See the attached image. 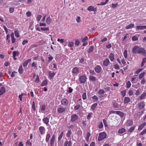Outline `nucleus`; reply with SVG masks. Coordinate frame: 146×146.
I'll list each match as a JSON object with an SVG mask.
<instances>
[{
  "mask_svg": "<svg viewBox=\"0 0 146 146\" xmlns=\"http://www.w3.org/2000/svg\"><path fill=\"white\" fill-rule=\"evenodd\" d=\"M145 104L144 102H141L138 104V107L141 110H143L144 109Z\"/></svg>",
  "mask_w": 146,
  "mask_h": 146,
  "instance_id": "nucleus-4",
  "label": "nucleus"
},
{
  "mask_svg": "<svg viewBox=\"0 0 146 146\" xmlns=\"http://www.w3.org/2000/svg\"><path fill=\"white\" fill-rule=\"evenodd\" d=\"M78 118V116L76 114L72 115L71 116V120L72 122H74Z\"/></svg>",
  "mask_w": 146,
  "mask_h": 146,
  "instance_id": "nucleus-8",
  "label": "nucleus"
},
{
  "mask_svg": "<svg viewBox=\"0 0 146 146\" xmlns=\"http://www.w3.org/2000/svg\"><path fill=\"white\" fill-rule=\"evenodd\" d=\"M23 68L22 67V65H21L20 66L19 70L18 72L19 73L21 74H22L23 73Z\"/></svg>",
  "mask_w": 146,
  "mask_h": 146,
  "instance_id": "nucleus-22",
  "label": "nucleus"
},
{
  "mask_svg": "<svg viewBox=\"0 0 146 146\" xmlns=\"http://www.w3.org/2000/svg\"><path fill=\"white\" fill-rule=\"evenodd\" d=\"M82 98L83 100H85L86 99V93H84L82 95Z\"/></svg>",
  "mask_w": 146,
  "mask_h": 146,
  "instance_id": "nucleus-48",
  "label": "nucleus"
},
{
  "mask_svg": "<svg viewBox=\"0 0 146 146\" xmlns=\"http://www.w3.org/2000/svg\"><path fill=\"white\" fill-rule=\"evenodd\" d=\"M134 26V24H131L127 26L126 27L125 29H130L133 27Z\"/></svg>",
  "mask_w": 146,
  "mask_h": 146,
  "instance_id": "nucleus-31",
  "label": "nucleus"
},
{
  "mask_svg": "<svg viewBox=\"0 0 146 146\" xmlns=\"http://www.w3.org/2000/svg\"><path fill=\"white\" fill-rule=\"evenodd\" d=\"M146 96V93L145 92H143L142 94L141 95L140 97V100H141L144 98V97Z\"/></svg>",
  "mask_w": 146,
  "mask_h": 146,
  "instance_id": "nucleus-30",
  "label": "nucleus"
},
{
  "mask_svg": "<svg viewBox=\"0 0 146 146\" xmlns=\"http://www.w3.org/2000/svg\"><path fill=\"white\" fill-rule=\"evenodd\" d=\"M18 52L17 51H13V52L12 54L13 56V57L15 58L16 56V54Z\"/></svg>",
  "mask_w": 146,
  "mask_h": 146,
  "instance_id": "nucleus-51",
  "label": "nucleus"
},
{
  "mask_svg": "<svg viewBox=\"0 0 146 146\" xmlns=\"http://www.w3.org/2000/svg\"><path fill=\"white\" fill-rule=\"evenodd\" d=\"M146 124V123L145 122L139 125L138 127V129L139 130H141L145 125Z\"/></svg>",
  "mask_w": 146,
  "mask_h": 146,
  "instance_id": "nucleus-24",
  "label": "nucleus"
},
{
  "mask_svg": "<svg viewBox=\"0 0 146 146\" xmlns=\"http://www.w3.org/2000/svg\"><path fill=\"white\" fill-rule=\"evenodd\" d=\"M48 73L49 76L51 78H52L55 74V72H53V73H52L50 71H49Z\"/></svg>",
  "mask_w": 146,
  "mask_h": 146,
  "instance_id": "nucleus-21",
  "label": "nucleus"
},
{
  "mask_svg": "<svg viewBox=\"0 0 146 146\" xmlns=\"http://www.w3.org/2000/svg\"><path fill=\"white\" fill-rule=\"evenodd\" d=\"M89 79L90 80L92 81H95L96 80V77L94 76H91L90 78Z\"/></svg>",
  "mask_w": 146,
  "mask_h": 146,
  "instance_id": "nucleus-33",
  "label": "nucleus"
},
{
  "mask_svg": "<svg viewBox=\"0 0 146 146\" xmlns=\"http://www.w3.org/2000/svg\"><path fill=\"white\" fill-rule=\"evenodd\" d=\"M39 82V78L38 75H37L36 78L35 82L36 83H38Z\"/></svg>",
  "mask_w": 146,
  "mask_h": 146,
  "instance_id": "nucleus-46",
  "label": "nucleus"
},
{
  "mask_svg": "<svg viewBox=\"0 0 146 146\" xmlns=\"http://www.w3.org/2000/svg\"><path fill=\"white\" fill-rule=\"evenodd\" d=\"M86 77L84 75H82L79 77V80L81 83H84L86 81Z\"/></svg>",
  "mask_w": 146,
  "mask_h": 146,
  "instance_id": "nucleus-3",
  "label": "nucleus"
},
{
  "mask_svg": "<svg viewBox=\"0 0 146 146\" xmlns=\"http://www.w3.org/2000/svg\"><path fill=\"white\" fill-rule=\"evenodd\" d=\"M103 126V123L102 122H100L98 125V127L100 129L102 128Z\"/></svg>",
  "mask_w": 146,
  "mask_h": 146,
  "instance_id": "nucleus-59",
  "label": "nucleus"
},
{
  "mask_svg": "<svg viewBox=\"0 0 146 146\" xmlns=\"http://www.w3.org/2000/svg\"><path fill=\"white\" fill-rule=\"evenodd\" d=\"M92 100L94 101H96L98 100V97L96 96H94L92 97Z\"/></svg>",
  "mask_w": 146,
  "mask_h": 146,
  "instance_id": "nucleus-39",
  "label": "nucleus"
},
{
  "mask_svg": "<svg viewBox=\"0 0 146 146\" xmlns=\"http://www.w3.org/2000/svg\"><path fill=\"white\" fill-rule=\"evenodd\" d=\"M43 121L44 123H45L46 125H47L48 123L49 120L47 117H44L43 119Z\"/></svg>",
  "mask_w": 146,
  "mask_h": 146,
  "instance_id": "nucleus-18",
  "label": "nucleus"
},
{
  "mask_svg": "<svg viewBox=\"0 0 146 146\" xmlns=\"http://www.w3.org/2000/svg\"><path fill=\"white\" fill-rule=\"evenodd\" d=\"M41 17L42 16L41 15H38V16L37 17V19L38 21H40Z\"/></svg>",
  "mask_w": 146,
  "mask_h": 146,
  "instance_id": "nucleus-61",
  "label": "nucleus"
},
{
  "mask_svg": "<svg viewBox=\"0 0 146 146\" xmlns=\"http://www.w3.org/2000/svg\"><path fill=\"white\" fill-rule=\"evenodd\" d=\"M51 19L50 17H48L47 18L46 21V23L48 25H50V24Z\"/></svg>",
  "mask_w": 146,
  "mask_h": 146,
  "instance_id": "nucleus-23",
  "label": "nucleus"
},
{
  "mask_svg": "<svg viewBox=\"0 0 146 146\" xmlns=\"http://www.w3.org/2000/svg\"><path fill=\"white\" fill-rule=\"evenodd\" d=\"M117 114L119 115L121 117H123L124 116V113L123 112L120 111H117Z\"/></svg>",
  "mask_w": 146,
  "mask_h": 146,
  "instance_id": "nucleus-29",
  "label": "nucleus"
},
{
  "mask_svg": "<svg viewBox=\"0 0 146 146\" xmlns=\"http://www.w3.org/2000/svg\"><path fill=\"white\" fill-rule=\"evenodd\" d=\"M104 93V91L103 90H100L98 91V94H103Z\"/></svg>",
  "mask_w": 146,
  "mask_h": 146,
  "instance_id": "nucleus-43",
  "label": "nucleus"
},
{
  "mask_svg": "<svg viewBox=\"0 0 146 146\" xmlns=\"http://www.w3.org/2000/svg\"><path fill=\"white\" fill-rule=\"evenodd\" d=\"M5 92V89L4 87H1L0 90V96L2 95Z\"/></svg>",
  "mask_w": 146,
  "mask_h": 146,
  "instance_id": "nucleus-14",
  "label": "nucleus"
},
{
  "mask_svg": "<svg viewBox=\"0 0 146 146\" xmlns=\"http://www.w3.org/2000/svg\"><path fill=\"white\" fill-rule=\"evenodd\" d=\"M39 130L41 135H42L44 133L45 130L44 128L43 127L41 126L39 128Z\"/></svg>",
  "mask_w": 146,
  "mask_h": 146,
  "instance_id": "nucleus-12",
  "label": "nucleus"
},
{
  "mask_svg": "<svg viewBox=\"0 0 146 146\" xmlns=\"http://www.w3.org/2000/svg\"><path fill=\"white\" fill-rule=\"evenodd\" d=\"M50 137V135L49 133H47L46 136V141L47 142H48Z\"/></svg>",
  "mask_w": 146,
  "mask_h": 146,
  "instance_id": "nucleus-27",
  "label": "nucleus"
},
{
  "mask_svg": "<svg viewBox=\"0 0 146 146\" xmlns=\"http://www.w3.org/2000/svg\"><path fill=\"white\" fill-rule=\"evenodd\" d=\"M130 99L128 97H125L124 98V104L130 102Z\"/></svg>",
  "mask_w": 146,
  "mask_h": 146,
  "instance_id": "nucleus-15",
  "label": "nucleus"
},
{
  "mask_svg": "<svg viewBox=\"0 0 146 146\" xmlns=\"http://www.w3.org/2000/svg\"><path fill=\"white\" fill-rule=\"evenodd\" d=\"M133 121L132 120L129 119L126 121L125 123V125L126 126H129L133 124Z\"/></svg>",
  "mask_w": 146,
  "mask_h": 146,
  "instance_id": "nucleus-6",
  "label": "nucleus"
},
{
  "mask_svg": "<svg viewBox=\"0 0 146 146\" xmlns=\"http://www.w3.org/2000/svg\"><path fill=\"white\" fill-rule=\"evenodd\" d=\"M28 43V41L27 40H24L22 42V44L23 45H25V44Z\"/></svg>",
  "mask_w": 146,
  "mask_h": 146,
  "instance_id": "nucleus-63",
  "label": "nucleus"
},
{
  "mask_svg": "<svg viewBox=\"0 0 146 146\" xmlns=\"http://www.w3.org/2000/svg\"><path fill=\"white\" fill-rule=\"evenodd\" d=\"M136 28L138 29H143L146 28V26L141 25L137 26L136 27Z\"/></svg>",
  "mask_w": 146,
  "mask_h": 146,
  "instance_id": "nucleus-20",
  "label": "nucleus"
},
{
  "mask_svg": "<svg viewBox=\"0 0 146 146\" xmlns=\"http://www.w3.org/2000/svg\"><path fill=\"white\" fill-rule=\"evenodd\" d=\"M80 104L76 105L74 107V109L75 110H78L80 108Z\"/></svg>",
  "mask_w": 146,
  "mask_h": 146,
  "instance_id": "nucleus-45",
  "label": "nucleus"
},
{
  "mask_svg": "<svg viewBox=\"0 0 146 146\" xmlns=\"http://www.w3.org/2000/svg\"><path fill=\"white\" fill-rule=\"evenodd\" d=\"M125 131V129L124 128H122L118 130V132L119 133L122 134L124 133Z\"/></svg>",
  "mask_w": 146,
  "mask_h": 146,
  "instance_id": "nucleus-16",
  "label": "nucleus"
},
{
  "mask_svg": "<svg viewBox=\"0 0 146 146\" xmlns=\"http://www.w3.org/2000/svg\"><path fill=\"white\" fill-rule=\"evenodd\" d=\"M109 0H106L105 2L104 3H102L101 4H97V5H106L107 2H108Z\"/></svg>",
  "mask_w": 146,
  "mask_h": 146,
  "instance_id": "nucleus-42",
  "label": "nucleus"
},
{
  "mask_svg": "<svg viewBox=\"0 0 146 146\" xmlns=\"http://www.w3.org/2000/svg\"><path fill=\"white\" fill-rule=\"evenodd\" d=\"M146 133V129L142 131L140 133L141 135H143Z\"/></svg>",
  "mask_w": 146,
  "mask_h": 146,
  "instance_id": "nucleus-64",
  "label": "nucleus"
},
{
  "mask_svg": "<svg viewBox=\"0 0 146 146\" xmlns=\"http://www.w3.org/2000/svg\"><path fill=\"white\" fill-rule=\"evenodd\" d=\"M127 50H124V52H123V55L124 57L125 58H127Z\"/></svg>",
  "mask_w": 146,
  "mask_h": 146,
  "instance_id": "nucleus-35",
  "label": "nucleus"
},
{
  "mask_svg": "<svg viewBox=\"0 0 146 146\" xmlns=\"http://www.w3.org/2000/svg\"><path fill=\"white\" fill-rule=\"evenodd\" d=\"M126 92V91L125 90H123L121 91V95L123 97H124L125 96Z\"/></svg>",
  "mask_w": 146,
  "mask_h": 146,
  "instance_id": "nucleus-55",
  "label": "nucleus"
},
{
  "mask_svg": "<svg viewBox=\"0 0 146 146\" xmlns=\"http://www.w3.org/2000/svg\"><path fill=\"white\" fill-rule=\"evenodd\" d=\"M47 84V82L46 80H43L41 84L42 86H46Z\"/></svg>",
  "mask_w": 146,
  "mask_h": 146,
  "instance_id": "nucleus-28",
  "label": "nucleus"
},
{
  "mask_svg": "<svg viewBox=\"0 0 146 146\" xmlns=\"http://www.w3.org/2000/svg\"><path fill=\"white\" fill-rule=\"evenodd\" d=\"M90 136V134L89 133H88L87 134V137L86 138V140L87 141H88L89 138Z\"/></svg>",
  "mask_w": 146,
  "mask_h": 146,
  "instance_id": "nucleus-56",
  "label": "nucleus"
},
{
  "mask_svg": "<svg viewBox=\"0 0 146 146\" xmlns=\"http://www.w3.org/2000/svg\"><path fill=\"white\" fill-rule=\"evenodd\" d=\"M15 35L17 37H19V32L17 31H15Z\"/></svg>",
  "mask_w": 146,
  "mask_h": 146,
  "instance_id": "nucleus-44",
  "label": "nucleus"
},
{
  "mask_svg": "<svg viewBox=\"0 0 146 146\" xmlns=\"http://www.w3.org/2000/svg\"><path fill=\"white\" fill-rule=\"evenodd\" d=\"M132 39L133 41H135L138 40V38L136 36H133L132 37Z\"/></svg>",
  "mask_w": 146,
  "mask_h": 146,
  "instance_id": "nucleus-53",
  "label": "nucleus"
},
{
  "mask_svg": "<svg viewBox=\"0 0 146 146\" xmlns=\"http://www.w3.org/2000/svg\"><path fill=\"white\" fill-rule=\"evenodd\" d=\"M63 134V131L61 132L59 136L58 137V141L60 140L61 139V138H62V137Z\"/></svg>",
  "mask_w": 146,
  "mask_h": 146,
  "instance_id": "nucleus-41",
  "label": "nucleus"
},
{
  "mask_svg": "<svg viewBox=\"0 0 146 146\" xmlns=\"http://www.w3.org/2000/svg\"><path fill=\"white\" fill-rule=\"evenodd\" d=\"M74 44L73 42H70L68 43V46L70 47H72L73 46Z\"/></svg>",
  "mask_w": 146,
  "mask_h": 146,
  "instance_id": "nucleus-40",
  "label": "nucleus"
},
{
  "mask_svg": "<svg viewBox=\"0 0 146 146\" xmlns=\"http://www.w3.org/2000/svg\"><path fill=\"white\" fill-rule=\"evenodd\" d=\"M145 72H143L139 76V78L140 79L142 78L143 76L145 75Z\"/></svg>",
  "mask_w": 146,
  "mask_h": 146,
  "instance_id": "nucleus-38",
  "label": "nucleus"
},
{
  "mask_svg": "<svg viewBox=\"0 0 146 146\" xmlns=\"http://www.w3.org/2000/svg\"><path fill=\"white\" fill-rule=\"evenodd\" d=\"M88 39V37L87 36H85V37L82 39V42H85L86 40Z\"/></svg>",
  "mask_w": 146,
  "mask_h": 146,
  "instance_id": "nucleus-49",
  "label": "nucleus"
},
{
  "mask_svg": "<svg viewBox=\"0 0 146 146\" xmlns=\"http://www.w3.org/2000/svg\"><path fill=\"white\" fill-rule=\"evenodd\" d=\"M12 3L13 5H19L20 4L19 1L15 0L13 1Z\"/></svg>",
  "mask_w": 146,
  "mask_h": 146,
  "instance_id": "nucleus-32",
  "label": "nucleus"
},
{
  "mask_svg": "<svg viewBox=\"0 0 146 146\" xmlns=\"http://www.w3.org/2000/svg\"><path fill=\"white\" fill-rule=\"evenodd\" d=\"M109 58H110V60L111 61H113V60L114 59V55H113V54L112 53H111L110 54V56H109Z\"/></svg>",
  "mask_w": 146,
  "mask_h": 146,
  "instance_id": "nucleus-26",
  "label": "nucleus"
},
{
  "mask_svg": "<svg viewBox=\"0 0 146 146\" xmlns=\"http://www.w3.org/2000/svg\"><path fill=\"white\" fill-rule=\"evenodd\" d=\"M80 43V42L78 40H76L75 41V45L78 46Z\"/></svg>",
  "mask_w": 146,
  "mask_h": 146,
  "instance_id": "nucleus-54",
  "label": "nucleus"
},
{
  "mask_svg": "<svg viewBox=\"0 0 146 146\" xmlns=\"http://www.w3.org/2000/svg\"><path fill=\"white\" fill-rule=\"evenodd\" d=\"M31 59H28L26 61L24 62L23 64V66L24 67L26 66L27 65L29 62H30L31 61Z\"/></svg>",
  "mask_w": 146,
  "mask_h": 146,
  "instance_id": "nucleus-13",
  "label": "nucleus"
},
{
  "mask_svg": "<svg viewBox=\"0 0 146 146\" xmlns=\"http://www.w3.org/2000/svg\"><path fill=\"white\" fill-rule=\"evenodd\" d=\"M109 63V60L108 59H106L103 62L104 65L105 66H107Z\"/></svg>",
  "mask_w": 146,
  "mask_h": 146,
  "instance_id": "nucleus-19",
  "label": "nucleus"
},
{
  "mask_svg": "<svg viewBox=\"0 0 146 146\" xmlns=\"http://www.w3.org/2000/svg\"><path fill=\"white\" fill-rule=\"evenodd\" d=\"M71 133V130L69 131L67 134L66 136L68 137H69L70 136Z\"/></svg>",
  "mask_w": 146,
  "mask_h": 146,
  "instance_id": "nucleus-57",
  "label": "nucleus"
},
{
  "mask_svg": "<svg viewBox=\"0 0 146 146\" xmlns=\"http://www.w3.org/2000/svg\"><path fill=\"white\" fill-rule=\"evenodd\" d=\"M78 69L76 67H74L72 71V73L74 74H77L78 73Z\"/></svg>",
  "mask_w": 146,
  "mask_h": 146,
  "instance_id": "nucleus-17",
  "label": "nucleus"
},
{
  "mask_svg": "<svg viewBox=\"0 0 146 146\" xmlns=\"http://www.w3.org/2000/svg\"><path fill=\"white\" fill-rule=\"evenodd\" d=\"M94 70L97 73H99L101 71L102 68L100 66L98 65L95 67Z\"/></svg>",
  "mask_w": 146,
  "mask_h": 146,
  "instance_id": "nucleus-5",
  "label": "nucleus"
},
{
  "mask_svg": "<svg viewBox=\"0 0 146 146\" xmlns=\"http://www.w3.org/2000/svg\"><path fill=\"white\" fill-rule=\"evenodd\" d=\"M132 52L133 53L141 54L145 55L146 54V50L143 48L136 46L133 47L132 49Z\"/></svg>",
  "mask_w": 146,
  "mask_h": 146,
  "instance_id": "nucleus-1",
  "label": "nucleus"
},
{
  "mask_svg": "<svg viewBox=\"0 0 146 146\" xmlns=\"http://www.w3.org/2000/svg\"><path fill=\"white\" fill-rule=\"evenodd\" d=\"M66 110L65 108L60 107L58 109V111L60 113H63Z\"/></svg>",
  "mask_w": 146,
  "mask_h": 146,
  "instance_id": "nucleus-10",
  "label": "nucleus"
},
{
  "mask_svg": "<svg viewBox=\"0 0 146 146\" xmlns=\"http://www.w3.org/2000/svg\"><path fill=\"white\" fill-rule=\"evenodd\" d=\"M61 103L63 105L66 106L68 104V101L66 99H64L62 100Z\"/></svg>",
  "mask_w": 146,
  "mask_h": 146,
  "instance_id": "nucleus-9",
  "label": "nucleus"
},
{
  "mask_svg": "<svg viewBox=\"0 0 146 146\" xmlns=\"http://www.w3.org/2000/svg\"><path fill=\"white\" fill-rule=\"evenodd\" d=\"M131 84L130 81H128L126 83V87L127 88H129L131 86Z\"/></svg>",
  "mask_w": 146,
  "mask_h": 146,
  "instance_id": "nucleus-37",
  "label": "nucleus"
},
{
  "mask_svg": "<svg viewBox=\"0 0 146 146\" xmlns=\"http://www.w3.org/2000/svg\"><path fill=\"white\" fill-rule=\"evenodd\" d=\"M146 58H143V61L141 64V67H142L144 66V64L146 62V60H145Z\"/></svg>",
  "mask_w": 146,
  "mask_h": 146,
  "instance_id": "nucleus-50",
  "label": "nucleus"
},
{
  "mask_svg": "<svg viewBox=\"0 0 146 146\" xmlns=\"http://www.w3.org/2000/svg\"><path fill=\"white\" fill-rule=\"evenodd\" d=\"M106 134L104 132L101 133L99 134L98 137V140L99 141H100L106 138Z\"/></svg>",
  "mask_w": 146,
  "mask_h": 146,
  "instance_id": "nucleus-2",
  "label": "nucleus"
},
{
  "mask_svg": "<svg viewBox=\"0 0 146 146\" xmlns=\"http://www.w3.org/2000/svg\"><path fill=\"white\" fill-rule=\"evenodd\" d=\"M97 104L96 103H94V104H93L91 106V108L92 110H94L95 109V108L97 106Z\"/></svg>",
  "mask_w": 146,
  "mask_h": 146,
  "instance_id": "nucleus-36",
  "label": "nucleus"
},
{
  "mask_svg": "<svg viewBox=\"0 0 146 146\" xmlns=\"http://www.w3.org/2000/svg\"><path fill=\"white\" fill-rule=\"evenodd\" d=\"M31 13L30 11H28V12H27L26 14L27 16L28 17L31 16Z\"/></svg>",
  "mask_w": 146,
  "mask_h": 146,
  "instance_id": "nucleus-58",
  "label": "nucleus"
},
{
  "mask_svg": "<svg viewBox=\"0 0 146 146\" xmlns=\"http://www.w3.org/2000/svg\"><path fill=\"white\" fill-rule=\"evenodd\" d=\"M40 29L42 31H47L49 30V29L48 27H41Z\"/></svg>",
  "mask_w": 146,
  "mask_h": 146,
  "instance_id": "nucleus-47",
  "label": "nucleus"
},
{
  "mask_svg": "<svg viewBox=\"0 0 146 146\" xmlns=\"http://www.w3.org/2000/svg\"><path fill=\"white\" fill-rule=\"evenodd\" d=\"M128 94L130 96L132 95L133 94V91L132 90H129L128 92Z\"/></svg>",
  "mask_w": 146,
  "mask_h": 146,
  "instance_id": "nucleus-62",
  "label": "nucleus"
},
{
  "mask_svg": "<svg viewBox=\"0 0 146 146\" xmlns=\"http://www.w3.org/2000/svg\"><path fill=\"white\" fill-rule=\"evenodd\" d=\"M93 50L94 46H91L89 48L88 51V52L89 53H90V52H92L93 51Z\"/></svg>",
  "mask_w": 146,
  "mask_h": 146,
  "instance_id": "nucleus-34",
  "label": "nucleus"
},
{
  "mask_svg": "<svg viewBox=\"0 0 146 146\" xmlns=\"http://www.w3.org/2000/svg\"><path fill=\"white\" fill-rule=\"evenodd\" d=\"M14 10V8L11 7L9 9V12L10 13H13Z\"/></svg>",
  "mask_w": 146,
  "mask_h": 146,
  "instance_id": "nucleus-60",
  "label": "nucleus"
},
{
  "mask_svg": "<svg viewBox=\"0 0 146 146\" xmlns=\"http://www.w3.org/2000/svg\"><path fill=\"white\" fill-rule=\"evenodd\" d=\"M135 128V126H132L130 127V128L128 129L127 131L128 132L130 133L132 132L134 130Z\"/></svg>",
  "mask_w": 146,
  "mask_h": 146,
  "instance_id": "nucleus-25",
  "label": "nucleus"
},
{
  "mask_svg": "<svg viewBox=\"0 0 146 146\" xmlns=\"http://www.w3.org/2000/svg\"><path fill=\"white\" fill-rule=\"evenodd\" d=\"M76 21L78 23H79L81 21L80 17L79 16H78L76 19Z\"/></svg>",
  "mask_w": 146,
  "mask_h": 146,
  "instance_id": "nucleus-52",
  "label": "nucleus"
},
{
  "mask_svg": "<svg viewBox=\"0 0 146 146\" xmlns=\"http://www.w3.org/2000/svg\"><path fill=\"white\" fill-rule=\"evenodd\" d=\"M87 10L89 11H94L96 12L97 11V8H95L93 6H90L87 8Z\"/></svg>",
  "mask_w": 146,
  "mask_h": 146,
  "instance_id": "nucleus-7",
  "label": "nucleus"
},
{
  "mask_svg": "<svg viewBox=\"0 0 146 146\" xmlns=\"http://www.w3.org/2000/svg\"><path fill=\"white\" fill-rule=\"evenodd\" d=\"M55 137L54 135H53L51 139H50V144L51 146H52L54 144L55 139Z\"/></svg>",
  "mask_w": 146,
  "mask_h": 146,
  "instance_id": "nucleus-11",
  "label": "nucleus"
}]
</instances>
